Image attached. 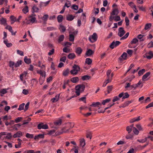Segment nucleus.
<instances>
[{
  "label": "nucleus",
  "mask_w": 153,
  "mask_h": 153,
  "mask_svg": "<svg viewBox=\"0 0 153 153\" xmlns=\"http://www.w3.org/2000/svg\"><path fill=\"white\" fill-rule=\"evenodd\" d=\"M85 88V86L83 84H80L76 86V93L77 96L80 95V92L84 91Z\"/></svg>",
  "instance_id": "f257e3e1"
},
{
  "label": "nucleus",
  "mask_w": 153,
  "mask_h": 153,
  "mask_svg": "<svg viewBox=\"0 0 153 153\" xmlns=\"http://www.w3.org/2000/svg\"><path fill=\"white\" fill-rule=\"evenodd\" d=\"M119 13L118 10L117 9H114L111 13V15L109 17V20L112 21L114 18V15H117Z\"/></svg>",
  "instance_id": "f03ea898"
},
{
  "label": "nucleus",
  "mask_w": 153,
  "mask_h": 153,
  "mask_svg": "<svg viewBox=\"0 0 153 153\" xmlns=\"http://www.w3.org/2000/svg\"><path fill=\"white\" fill-rule=\"evenodd\" d=\"M97 34L94 33L92 36L89 37L88 39L91 42L93 43L97 40Z\"/></svg>",
  "instance_id": "7ed1b4c3"
},
{
  "label": "nucleus",
  "mask_w": 153,
  "mask_h": 153,
  "mask_svg": "<svg viewBox=\"0 0 153 153\" xmlns=\"http://www.w3.org/2000/svg\"><path fill=\"white\" fill-rule=\"evenodd\" d=\"M138 40L137 39L135 38L133 39L131 42L128 45V47L130 48H135L137 45L133 46L132 45L133 44H136L138 43Z\"/></svg>",
  "instance_id": "20e7f679"
},
{
  "label": "nucleus",
  "mask_w": 153,
  "mask_h": 153,
  "mask_svg": "<svg viewBox=\"0 0 153 153\" xmlns=\"http://www.w3.org/2000/svg\"><path fill=\"white\" fill-rule=\"evenodd\" d=\"M121 43L119 41H116L115 42L113 41L109 46V47L112 49H113L114 47L118 46Z\"/></svg>",
  "instance_id": "39448f33"
},
{
  "label": "nucleus",
  "mask_w": 153,
  "mask_h": 153,
  "mask_svg": "<svg viewBox=\"0 0 153 153\" xmlns=\"http://www.w3.org/2000/svg\"><path fill=\"white\" fill-rule=\"evenodd\" d=\"M118 97L120 98L122 97V99H124L128 98L129 97V95L127 92L124 93L123 92L119 94Z\"/></svg>",
  "instance_id": "423d86ee"
},
{
  "label": "nucleus",
  "mask_w": 153,
  "mask_h": 153,
  "mask_svg": "<svg viewBox=\"0 0 153 153\" xmlns=\"http://www.w3.org/2000/svg\"><path fill=\"white\" fill-rule=\"evenodd\" d=\"M48 126L47 124H44L43 123H41L37 126V128L39 129H48Z\"/></svg>",
  "instance_id": "0eeeda50"
},
{
  "label": "nucleus",
  "mask_w": 153,
  "mask_h": 153,
  "mask_svg": "<svg viewBox=\"0 0 153 153\" xmlns=\"http://www.w3.org/2000/svg\"><path fill=\"white\" fill-rule=\"evenodd\" d=\"M126 33L125 31L124 30L123 27H120L118 29V35L120 37H122Z\"/></svg>",
  "instance_id": "6e6552de"
},
{
  "label": "nucleus",
  "mask_w": 153,
  "mask_h": 153,
  "mask_svg": "<svg viewBox=\"0 0 153 153\" xmlns=\"http://www.w3.org/2000/svg\"><path fill=\"white\" fill-rule=\"evenodd\" d=\"M144 57L148 59H150L153 57V53L152 51H150L144 55Z\"/></svg>",
  "instance_id": "1a4fd4ad"
},
{
  "label": "nucleus",
  "mask_w": 153,
  "mask_h": 153,
  "mask_svg": "<svg viewBox=\"0 0 153 153\" xmlns=\"http://www.w3.org/2000/svg\"><path fill=\"white\" fill-rule=\"evenodd\" d=\"M23 133L21 131H19L14 134L13 135V137L14 138L17 137H20L23 135Z\"/></svg>",
  "instance_id": "9d476101"
},
{
  "label": "nucleus",
  "mask_w": 153,
  "mask_h": 153,
  "mask_svg": "<svg viewBox=\"0 0 153 153\" xmlns=\"http://www.w3.org/2000/svg\"><path fill=\"white\" fill-rule=\"evenodd\" d=\"M134 101V100H131L130 101H128L125 102L124 104L122 105L121 107L124 108L126 106H128L132 102Z\"/></svg>",
  "instance_id": "9b49d317"
},
{
  "label": "nucleus",
  "mask_w": 153,
  "mask_h": 153,
  "mask_svg": "<svg viewBox=\"0 0 153 153\" xmlns=\"http://www.w3.org/2000/svg\"><path fill=\"white\" fill-rule=\"evenodd\" d=\"M79 146L82 147H84L85 145V140L84 138H81L79 140Z\"/></svg>",
  "instance_id": "f8f14e48"
},
{
  "label": "nucleus",
  "mask_w": 153,
  "mask_h": 153,
  "mask_svg": "<svg viewBox=\"0 0 153 153\" xmlns=\"http://www.w3.org/2000/svg\"><path fill=\"white\" fill-rule=\"evenodd\" d=\"M94 53V51L91 49H89L86 51L85 55L87 56H89L93 54Z\"/></svg>",
  "instance_id": "ddd939ff"
},
{
  "label": "nucleus",
  "mask_w": 153,
  "mask_h": 153,
  "mask_svg": "<svg viewBox=\"0 0 153 153\" xmlns=\"http://www.w3.org/2000/svg\"><path fill=\"white\" fill-rule=\"evenodd\" d=\"M134 125V124H132L130 126H128L126 127V131L128 132V134L130 133L132 131V128H133Z\"/></svg>",
  "instance_id": "4468645a"
},
{
  "label": "nucleus",
  "mask_w": 153,
  "mask_h": 153,
  "mask_svg": "<svg viewBox=\"0 0 153 153\" xmlns=\"http://www.w3.org/2000/svg\"><path fill=\"white\" fill-rule=\"evenodd\" d=\"M127 56V54L126 53L124 52L121 55V56L119 58V59L120 61H122V59L126 60Z\"/></svg>",
  "instance_id": "2eb2a0df"
},
{
  "label": "nucleus",
  "mask_w": 153,
  "mask_h": 153,
  "mask_svg": "<svg viewBox=\"0 0 153 153\" xmlns=\"http://www.w3.org/2000/svg\"><path fill=\"white\" fill-rule=\"evenodd\" d=\"M150 72H149L146 73L143 76L142 78V80L143 81H146V80H147L148 79H146L150 75Z\"/></svg>",
  "instance_id": "dca6fc26"
},
{
  "label": "nucleus",
  "mask_w": 153,
  "mask_h": 153,
  "mask_svg": "<svg viewBox=\"0 0 153 153\" xmlns=\"http://www.w3.org/2000/svg\"><path fill=\"white\" fill-rule=\"evenodd\" d=\"M59 95L60 94H59L56 95L55 97L53 98L51 100V101L53 103L57 102L59 100Z\"/></svg>",
  "instance_id": "f3484780"
},
{
  "label": "nucleus",
  "mask_w": 153,
  "mask_h": 153,
  "mask_svg": "<svg viewBox=\"0 0 153 153\" xmlns=\"http://www.w3.org/2000/svg\"><path fill=\"white\" fill-rule=\"evenodd\" d=\"M141 118L140 116H139L137 117L134 118L130 120L129 122L131 123H133L135 122L138 121L140 120V118Z\"/></svg>",
  "instance_id": "a211bd4d"
},
{
  "label": "nucleus",
  "mask_w": 153,
  "mask_h": 153,
  "mask_svg": "<svg viewBox=\"0 0 153 153\" xmlns=\"http://www.w3.org/2000/svg\"><path fill=\"white\" fill-rule=\"evenodd\" d=\"M75 16L71 14H68L66 16V20L69 21H71L74 18Z\"/></svg>",
  "instance_id": "6ab92c4d"
},
{
  "label": "nucleus",
  "mask_w": 153,
  "mask_h": 153,
  "mask_svg": "<svg viewBox=\"0 0 153 153\" xmlns=\"http://www.w3.org/2000/svg\"><path fill=\"white\" fill-rule=\"evenodd\" d=\"M44 137V135L39 134L35 136L34 139L35 140H38L39 138H43Z\"/></svg>",
  "instance_id": "aec40b11"
},
{
  "label": "nucleus",
  "mask_w": 153,
  "mask_h": 153,
  "mask_svg": "<svg viewBox=\"0 0 153 153\" xmlns=\"http://www.w3.org/2000/svg\"><path fill=\"white\" fill-rule=\"evenodd\" d=\"M0 24L3 25L6 24L7 20L6 19L2 17L1 19H0Z\"/></svg>",
  "instance_id": "412c9836"
},
{
  "label": "nucleus",
  "mask_w": 153,
  "mask_h": 153,
  "mask_svg": "<svg viewBox=\"0 0 153 153\" xmlns=\"http://www.w3.org/2000/svg\"><path fill=\"white\" fill-rule=\"evenodd\" d=\"M38 74H40L42 76H44L45 77L46 76L45 72V71L43 72L42 70H38L37 71Z\"/></svg>",
  "instance_id": "4be33fe9"
},
{
  "label": "nucleus",
  "mask_w": 153,
  "mask_h": 153,
  "mask_svg": "<svg viewBox=\"0 0 153 153\" xmlns=\"http://www.w3.org/2000/svg\"><path fill=\"white\" fill-rule=\"evenodd\" d=\"M71 80L72 82L75 83L79 81V78L77 77H73L71 79Z\"/></svg>",
  "instance_id": "5701e85b"
},
{
  "label": "nucleus",
  "mask_w": 153,
  "mask_h": 153,
  "mask_svg": "<svg viewBox=\"0 0 153 153\" xmlns=\"http://www.w3.org/2000/svg\"><path fill=\"white\" fill-rule=\"evenodd\" d=\"M91 78V76L88 75H85L82 76L81 79L83 81H85L86 80H89Z\"/></svg>",
  "instance_id": "b1692460"
},
{
  "label": "nucleus",
  "mask_w": 153,
  "mask_h": 153,
  "mask_svg": "<svg viewBox=\"0 0 153 153\" xmlns=\"http://www.w3.org/2000/svg\"><path fill=\"white\" fill-rule=\"evenodd\" d=\"M57 18L58 22L61 23L63 20V17L62 15H60L57 16Z\"/></svg>",
  "instance_id": "393cba45"
},
{
  "label": "nucleus",
  "mask_w": 153,
  "mask_h": 153,
  "mask_svg": "<svg viewBox=\"0 0 153 153\" xmlns=\"http://www.w3.org/2000/svg\"><path fill=\"white\" fill-rule=\"evenodd\" d=\"M82 49L80 47L77 48L76 49V53L78 55H80L82 52Z\"/></svg>",
  "instance_id": "a878e982"
},
{
  "label": "nucleus",
  "mask_w": 153,
  "mask_h": 153,
  "mask_svg": "<svg viewBox=\"0 0 153 153\" xmlns=\"http://www.w3.org/2000/svg\"><path fill=\"white\" fill-rule=\"evenodd\" d=\"M76 57L75 54L74 53H69L68 56V58L71 59H73L75 58Z\"/></svg>",
  "instance_id": "bb28decb"
},
{
  "label": "nucleus",
  "mask_w": 153,
  "mask_h": 153,
  "mask_svg": "<svg viewBox=\"0 0 153 153\" xmlns=\"http://www.w3.org/2000/svg\"><path fill=\"white\" fill-rule=\"evenodd\" d=\"M62 122V120L59 119L58 120L56 121L54 123V125L57 126L61 125Z\"/></svg>",
  "instance_id": "cd10ccee"
},
{
  "label": "nucleus",
  "mask_w": 153,
  "mask_h": 153,
  "mask_svg": "<svg viewBox=\"0 0 153 153\" xmlns=\"http://www.w3.org/2000/svg\"><path fill=\"white\" fill-rule=\"evenodd\" d=\"M8 40L6 39L4 40V42L6 45L7 47L9 48L12 46V44L11 43H8Z\"/></svg>",
  "instance_id": "c85d7f7f"
},
{
  "label": "nucleus",
  "mask_w": 153,
  "mask_h": 153,
  "mask_svg": "<svg viewBox=\"0 0 153 153\" xmlns=\"http://www.w3.org/2000/svg\"><path fill=\"white\" fill-rule=\"evenodd\" d=\"M32 13L38 12L39 8L35 5H34L32 7Z\"/></svg>",
  "instance_id": "c756f323"
},
{
  "label": "nucleus",
  "mask_w": 153,
  "mask_h": 153,
  "mask_svg": "<svg viewBox=\"0 0 153 153\" xmlns=\"http://www.w3.org/2000/svg\"><path fill=\"white\" fill-rule=\"evenodd\" d=\"M101 104L100 102H93L92 104L90 105L91 106L94 107L98 106L99 105H101Z\"/></svg>",
  "instance_id": "7c9ffc66"
},
{
  "label": "nucleus",
  "mask_w": 153,
  "mask_h": 153,
  "mask_svg": "<svg viewBox=\"0 0 153 153\" xmlns=\"http://www.w3.org/2000/svg\"><path fill=\"white\" fill-rule=\"evenodd\" d=\"M85 62L88 65H91L92 63V60L90 58H87L85 59Z\"/></svg>",
  "instance_id": "2f4dec72"
},
{
  "label": "nucleus",
  "mask_w": 153,
  "mask_h": 153,
  "mask_svg": "<svg viewBox=\"0 0 153 153\" xmlns=\"http://www.w3.org/2000/svg\"><path fill=\"white\" fill-rule=\"evenodd\" d=\"M24 60L25 62L27 64H29L31 63L30 59L27 58L26 56L25 57Z\"/></svg>",
  "instance_id": "473e14b6"
},
{
  "label": "nucleus",
  "mask_w": 153,
  "mask_h": 153,
  "mask_svg": "<svg viewBox=\"0 0 153 153\" xmlns=\"http://www.w3.org/2000/svg\"><path fill=\"white\" fill-rule=\"evenodd\" d=\"M4 104L5 105H7V101H4L1 102V103H0V110H2L3 109V108H2V107L4 105V104Z\"/></svg>",
  "instance_id": "72a5a7b5"
},
{
  "label": "nucleus",
  "mask_w": 153,
  "mask_h": 153,
  "mask_svg": "<svg viewBox=\"0 0 153 153\" xmlns=\"http://www.w3.org/2000/svg\"><path fill=\"white\" fill-rule=\"evenodd\" d=\"M73 68L77 71H80V67L79 66L77 65L74 64L73 66Z\"/></svg>",
  "instance_id": "f704fd0d"
},
{
  "label": "nucleus",
  "mask_w": 153,
  "mask_h": 153,
  "mask_svg": "<svg viewBox=\"0 0 153 153\" xmlns=\"http://www.w3.org/2000/svg\"><path fill=\"white\" fill-rule=\"evenodd\" d=\"M59 29L62 32H64L66 30V28L64 26L60 25L59 26Z\"/></svg>",
  "instance_id": "c9c22d12"
},
{
  "label": "nucleus",
  "mask_w": 153,
  "mask_h": 153,
  "mask_svg": "<svg viewBox=\"0 0 153 153\" xmlns=\"http://www.w3.org/2000/svg\"><path fill=\"white\" fill-rule=\"evenodd\" d=\"M28 7L26 6L22 10V12L25 14H26L28 12Z\"/></svg>",
  "instance_id": "e433bc0d"
},
{
  "label": "nucleus",
  "mask_w": 153,
  "mask_h": 153,
  "mask_svg": "<svg viewBox=\"0 0 153 153\" xmlns=\"http://www.w3.org/2000/svg\"><path fill=\"white\" fill-rule=\"evenodd\" d=\"M69 70L68 68L66 69L65 70L63 71V75L64 76H67L69 73Z\"/></svg>",
  "instance_id": "4c0bfd02"
},
{
  "label": "nucleus",
  "mask_w": 153,
  "mask_h": 153,
  "mask_svg": "<svg viewBox=\"0 0 153 153\" xmlns=\"http://www.w3.org/2000/svg\"><path fill=\"white\" fill-rule=\"evenodd\" d=\"M64 39V35H60L59 37L58 41V42L60 43Z\"/></svg>",
  "instance_id": "58836bf2"
},
{
  "label": "nucleus",
  "mask_w": 153,
  "mask_h": 153,
  "mask_svg": "<svg viewBox=\"0 0 153 153\" xmlns=\"http://www.w3.org/2000/svg\"><path fill=\"white\" fill-rule=\"evenodd\" d=\"M25 105V104L24 103H22V104H20L19 106V108H18V110L19 111H21L23 110L24 109V107Z\"/></svg>",
  "instance_id": "ea45409f"
},
{
  "label": "nucleus",
  "mask_w": 153,
  "mask_h": 153,
  "mask_svg": "<svg viewBox=\"0 0 153 153\" xmlns=\"http://www.w3.org/2000/svg\"><path fill=\"white\" fill-rule=\"evenodd\" d=\"M0 96L2 97L3 96V94L7 93V91L4 89H2L0 91Z\"/></svg>",
  "instance_id": "a19ab883"
},
{
  "label": "nucleus",
  "mask_w": 153,
  "mask_h": 153,
  "mask_svg": "<svg viewBox=\"0 0 153 153\" xmlns=\"http://www.w3.org/2000/svg\"><path fill=\"white\" fill-rule=\"evenodd\" d=\"M78 72L79 71H77L73 68L72 70L71 71L70 73L72 74L76 75L77 74Z\"/></svg>",
  "instance_id": "79ce46f5"
},
{
  "label": "nucleus",
  "mask_w": 153,
  "mask_h": 153,
  "mask_svg": "<svg viewBox=\"0 0 153 153\" xmlns=\"http://www.w3.org/2000/svg\"><path fill=\"white\" fill-rule=\"evenodd\" d=\"M25 136L27 138H33L34 137V135L33 134H30L28 133H27L25 135Z\"/></svg>",
  "instance_id": "37998d69"
},
{
  "label": "nucleus",
  "mask_w": 153,
  "mask_h": 153,
  "mask_svg": "<svg viewBox=\"0 0 153 153\" xmlns=\"http://www.w3.org/2000/svg\"><path fill=\"white\" fill-rule=\"evenodd\" d=\"M69 36V40L71 42L74 41V35L73 34H70Z\"/></svg>",
  "instance_id": "c03bdc74"
},
{
  "label": "nucleus",
  "mask_w": 153,
  "mask_h": 153,
  "mask_svg": "<svg viewBox=\"0 0 153 153\" xmlns=\"http://www.w3.org/2000/svg\"><path fill=\"white\" fill-rule=\"evenodd\" d=\"M6 135H7V136L5 138L8 139H10L12 137L11 133L7 132Z\"/></svg>",
  "instance_id": "a18cd8bd"
},
{
  "label": "nucleus",
  "mask_w": 153,
  "mask_h": 153,
  "mask_svg": "<svg viewBox=\"0 0 153 153\" xmlns=\"http://www.w3.org/2000/svg\"><path fill=\"white\" fill-rule=\"evenodd\" d=\"M22 61L21 60L18 61L16 63H15V67H19L20 65L22 64Z\"/></svg>",
  "instance_id": "49530a36"
},
{
  "label": "nucleus",
  "mask_w": 153,
  "mask_h": 153,
  "mask_svg": "<svg viewBox=\"0 0 153 153\" xmlns=\"http://www.w3.org/2000/svg\"><path fill=\"white\" fill-rule=\"evenodd\" d=\"M133 132L136 135H138L139 133V131L135 127H134L133 129Z\"/></svg>",
  "instance_id": "de8ad7c7"
},
{
  "label": "nucleus",
  "mask_w": 153,
  "mask_h": 153,
  "mask_svg": "<svg viewBox=\"0 0 153 153\" xmlns=\"http://www.w3.org/2000/svg\"><path fill=\"white\" fill-rule=\"evenodd\" d=\"M71 5V3L70 1H68L67 2H66L64 6V7H65H65H67L68 8Z\"/></svg>",
  "instance_id": "09e8293b"
},
{
  "label": "nucleus",
  "mask_w": 153,
  "mask_h": 153,
  "mask_svg": "<svg viewBox=\"0 0 153 153\" xmlns=\"http://www.w3.org/2000/svg\"><path fill=\"white\" fill-rule=\"evenodd\" d=\"M113 88L112 85L109 86L107 87L108 94H109Z\"/></svg>",
  "instance_id": "8fccbe9b"
},
{
  "label": "nucleus",
  "mask_w": 153,
  "mask_h": 153,
  "mask_svg": "<svg viewBox=\"0 0 153 153\" xmlns=\"http://www.w3.org/2000/svg\"><path fill=\"white\" fill-rule=\"evenodd\" d=\"M151 26V23H147L146 25L144 28V29L145 30H147L149 28H150Z\"/></svg>",
  "instance_id": "3c124183"
},
{
  "label": "nucleus",
  "mask_w": 153,
  "mask_h": 153,
  "mask_svg": "<svg viewBox=\"0 0 153 153\" xmlns=\"http://www.w3.org/2000/svg\"><path fill=\"white\" fill-rule=\"evenodd\" d=\"M145 72V70L144 69H142L139 71L138 72V74L139 76H140L143 75Z\"/></svg>",
  "instance_id": "603ef678"
},
{
  "label": "nucleus",
  "mask_w": 153,
  "mask_h": 153,
  "mask_svg": "<svg viewBox=\"0 0 153 153\" xmlns=\"http://www.w3.org/2000/svg\"><path fill=\"white\" fill-rule=\"evenodd\" d=\"M22 119L23 118L22 117H18L15 119V121L16 123H18L21 121Z\"/></svg>",
  "instance_id": "864d4df0"
},
{
  "label": "nucleus",
  "mask_w": 153,
  "mask_h": 153,
  "mask_svg": "<svg viewBox=\"0 0 153 153\" xmlns=\"http://www.w3.org/2000/svg\"><path fill=\"white\" fill-rule=\"evenodd\" d=\"M125 21L126 22V25L127 26H128L129 24V20L127 17H126L125 18Z\"/></svg>",
  "instance_id": "5fc2aeb1"
},
{
  "label": "nucleus",
  "mask_w": 153,
  "mask_h": 153,
  "mask_svg": "<svg viewBox=\"0 0 153 153\" xmlns=\"http://www.w3.org/2000/svg\"><path fill=\"white\" fill-rule=\"evenodd\" d=\"M111 100L110 99H107L105 100H103L102 102V104L103 105H105L106 103L109 102Z\"/></svg>",
  "instance_id": "6e6d98bb"
},
{
  "label": "nucleus",
  "mask_w": 153,
  "mask_h": 153,
  "mask_svg": "<svg viewBox=\"0 0 153 153\" xmlns=\"http://www.w3.org/2000/svg\"><path fill=\"white\" fill-rule=\"evenodd\" d=\"M143 35H142L141 34H139L137 38L140 40V41H143L144 40V39H143Z\"/></svg>",
  "instance_id": "4d7b16f0"
},
{
  "label": "nucleus",
  "mask_w": 153,
  "mask_h": 153,
  "mask_svg": "<svg viewBox=\"0 0 153 153\" xmlns=\"http://www.w3.org/2000/svg\"><path fill=\"white\" fill-rule=\"evenodd\" d=\"M129 33H128V32L127 33H126L125 35V36H123V37L121 38L120 40H123V39H126L128 37V36H129Z\"/></svg>",
  "instance_id": "13d9d810"
},
{
  "label": "nucleus",
  "mask_w": 153,
  "mask_h": 153,
  "mask_svg": "<svg viewBox=\"0 0 153 153\" xmlns=\"http://www.w3.org/2000/svg\"><path fill=\"white\" fill-rule=\"evenodd\" d=\"M126 86L125 87V88H130L129 89L131 88V83L130 82H126Z\"/></svg>",
  "instance_id": "bf43d9fd"
},
{
  "label": "nucleus",
  "mask_w": 153,
  "mask_h": 153,
  "mask_svg": "<svg viewBox=\"0 0 153 153\" xmlns=\"http://www.w3.org/2000/svg\"><path fill=\"white\" fill-rule=\"evenodd\" d=\"M114 19L115 22H117L120 20V18L119 16H116L115 17L114 16Z\"/></svg>",
  "instance_id": "052dcab7"
},
{
  "label": "nucleus",
  "mask_w": 153,
  "mask_h": 153,
  "mask_svg": "<svg viewBox=\"0 0 153 153\" xmlns=\"http://www.w3.org/2000/svg\"><path fill=\"white\" fill-rule=\"evenodd\" d=\"M143 83L141 82L140 80L139 82L136 84L137 88L139 87L140 85H141V87H142L143 85Z\"/></svg>",
  "instance_id": "680f3d73"
},
{
  "label": "nucleus",
  "mask_w": 153,
  "mask_h": 153,
  "mask_svg": "<svg viewBox=\"0 0 153 153\" xmlns=\"http://www.w3.org/2000/svg\"><path fill=\"white\" fill-rule=\"evenodd\" d=\"M63 51L64 52L66 53H68L70 52L69 49L66 47H65L63 48Z\"/></svg>",
  "instance_id": "e2e57ef3"
},
{
  "label": "nucleus",
  "mask_w": 153,
  "mask_h": 153,
  "mask_svg": "<svg viewBox=\"0 0 153 153\" xmlns=\"http://www.w3.org/2000/svg\"><path fill=\"white\" fill-rule=\"evenodd\" d=\"M31 18L29 19V21L31 23H33L36 20V18L35 17H30Z\"/></svg>",
  "instance_id": "0e129e2a"
},
{
  "label": "nucleus",
  "mask_w": 153,
  "mask_h": 153,
  "mask_svg": "<svg viewBox=\"0 0 153 153\" xmlns=\"http://www.w3.org/2000/svg\"><path fill=\"white\" fill-rule=\"evenodd\" d=\"M72 8L76 10H77L78 9V6L76 4H73L72 6Z\"/></svg>",
  "instance_id": "69168bd1"
},
{
  "label": "nucleus",
  "mask_w": 153,
  "mask_h": 153,
  "mask_svg": "<svg viewBox=\"0 0 153 153\" xmlns=\"http://www.w3.org/2000/svg\"><path fill=\"white\" fill-rule=\"evenodd\" d=\"M147 47L149 48L153 47V42L151 41L149 42L147 45Z\"/></svg>",
  "instance_id": "338daca9"
},
{
  "label": "nucleus",
  "mask_w": 153,
  "mask_h": 153,
  "mask_svg": "<svg viewBox=\"0 0 153 153\" xmlns=\"http://www.w3.org/2000/svg\"><path fill=\"white\" fill-rule=\"evenodd\" d=\"M23 153H34L33 150H28L25 151Z\"/></svg>",
  "instance_id": "774afa93"
}]
</instances>
